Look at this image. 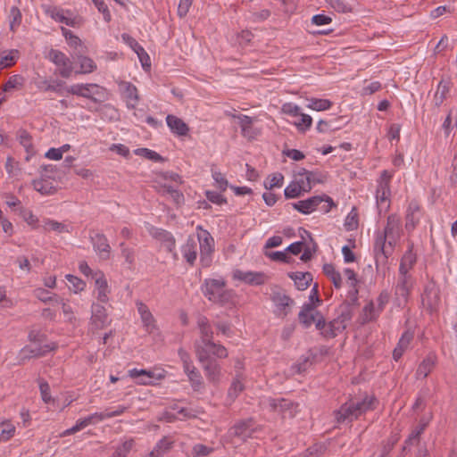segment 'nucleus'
<instances>
[{
    "label": "nucleus",
    "instance_id": "22",
    "mask_svg": "<svg viewBox=\"0 0 457 457\" xmlns=\"http://www.w3.org/2000/svg\"><path fill=\"white\" fill-rule=\"evenodd\" d=\"M231 117L237 118L239 120L241 132L245 137H247L248 139L254 138V137L257 135V131L253 127V119L252 117L243 114H231Z\"/></svg>",
    "mask_w": 457,
    "mask_h": 457
},
{
    "label": "nucleus",
    "instance_id": "54",
    "mask_svg": "<svg viewBox=\"0 0 457 457\" xmlns=\"http://www.w3.org/2000/svg\"><path fill=\"white\" fill-rule=\"evenodd\" d=\"M120 247L121 250V256L129 266H132L135 262V250L128 247L123 242L120 244Z\"/></svg>",
    "mask_w": 457,
    "mask_h": 457
},
{
    "label": "nucleus",
    "instance_id": "49",
    "mask_svg": "<svg viewBox=\"0 0 457 457\" xmlns=\"http://www.w3.org/2000/svg\"><path fill=\"white\" fill-rule=\"evenodd\" d=\"M135 154L137 155H142L145 157L148 160L154 161V162H163L164 158L160 155L158 153L150 150L148 148H137L135 150Z\"/></svg>",
    "mask_w": 457,
    "mask_h": 457
},
{
    "label": "nucleus",
    "instance_id": "25",
    "mask_svg": "<svg viewBox=\"0 0 457 457\" xmlns=\"http://www.w3.org/2000/svg\"><path fill=\"white\" fill-rule=\"evenodd\" d=\"M253 425V419L241 420L230 428V434L236 437L245 439L249 436V429Z\"/></svg>",
    "mask_w": 457,
    "mask_h": 457
},
{
    "label": "nucleus",
    "instance_id": "2",
    "mask_svg": "<svg viewBox=\"0 0 457 457\" xmlns=\"http://www.w3.org/2000/svg\"><path fill=\"white\" fill-rule=\"evenodd\" d=\"M378 404V401L374 395H366L361 401L350 399L334 411L335 420L337 423L353 422L368 411L375 410Z\"/></svg>",
    "mask_w": 457,
    "mask_h": 457
},
{
    "label": "nucleus",
    "instance_id": "51",
    "mask_svg": "<svg viewBox=\"0 0 457 457\" xmlns=\"http://www.w3.org/2000/svg\"><path fill=\"white\" fill-rule=\"evenodd\" d=\"M390 195V187L386 184L384 186L377 187L376 190V199L378 205H380L388 201Z\"/></svg>",
    "mask_w": 457,
    "mask_h": 457
},
{
    "label": "nucleus",
    "instance_id": "60",
    "mask_svg": "<svg viewBox=\"0 0 457 457\" xmlns=\"http://www.w3.org/2000/svg\"><path fill=\"white\" fill-rule=\"evenodd\" d=\"M39 389H40L42 400L46 403H54V399L52 398V396L50 395V386L47 382L41 381L39 383Z\"/></svg>",
    "mask_w": 457,
    "mask_h": 457
},
{
    "label": "nucleus",
    "instance_id": "1",
    "mask_svg": "<svg viewBox=\"0 0 457 457\" xmlns=\"http://www.w3.org/2000/svg\"><path fill=\"white\" fill-rule=\"evenodd\" d=\"M400 219L395 214L387 217L383 232L378 233L374 242V258L376 268L387 264V259L392 254L396 240L400 237Z\"/></svg>",
    "mask_w": 457,
    "mask_h": 457
},
{
    "label": "nucleus",
    "instance_id": "31",
    "mask_svg": "<svg viewBox=\"0 0 457 457\" xmlns=\"http://www.w3.org/2000/svg\"><path fill=\"white\" fill-rule=\"evenodd\" d=\"M35 85L42 92H55L57 90V80L52 77L46 78L37 76L35 79Z\"/></svg>",
    "mask_w": 457,
    "mask_h": 457
},
{
    "label": "nucleus",
    "instance_id": "47",
    "mask_svg": "<svg viewBox=\"0 0 457 457\" xmlns=\"http://www.w3.org/2000/svg\"><path fill=\"white\" fill-rule=\"evenodd\" d=\"M326 450L325 444L316 443L305 451L303 457H320L325 453Z\"/></svg>",
    "mask_w": 457,
    "mask_h": 457
},
{
    "label": "nucleus",
    "instance_id": "14",
    "mask_svg": "<svg viewBox=\"0 0 457 457\" xmlns=\"http://www.w3.org/2000/svg\"><path fill=\"white\" fill-rule=\"evenodd\" d=\"M55 347L54 344H52V345H26L23 347L20 352V362L23 363L25 361L29 360L31 358L36 357H41L46 355L50 351L54 350Z\"/></svg>",
    "mask_w": 457,
    "mask_h": 457
},
{
    "label": "nucleus",
    "instance_id": "34",
    "mask_svg": "<svg viewBox=\"0 0 457 457\" xmlns=\"http://www.w3.org/2000/svg\"><path fill=\"white\" fill-rule=\"evenodd\" d=\"M59 22L72 28H79L83 24V19L79 15H73L68 11L66 14L62 11V12H59Z\"/></svg>",
    "mask_w": 457,
    "mask_h": 457
},
{
    "label": "nucleus",
    "instance_id": "20",
    "mask_svg": "<svg viewBox=\"0 0 457 457\" xmlns=\"http://www.w3.org/2000/svg\"><path fill=\"white\" fill-rule=\"evenodd\" d=\"M93 278H95V285L97 289V299L102 303H107L108 298V283L107 280L102 271H96L93 275Z\"/></svg>",
    "mask_w": 457,
    "mask_h": 457
},
{
    "label": "nucleus",
    "instance_id": "21",
    "mask_svg": "<svg viewBox=\"0 0 457 457\" xmlns=\"http://www.w3.org/2000/svg\"><path fill=\"white\" fill-rule=\"evenodd\" d=\"M123 39L129 45V46L135 51V53L137 54L142 66L144 68L150 67V57L148 54L145 51L144 47L141 46L138 42L133 38L132 37L123 34L122 35Z\"/></svg>",
    "mask_w": 457,
    "mask_h": 457
},
{
    "label": "nucleus",
    "instance_id": "38",
    "mask_svg": "<svg viewBox=\"0 0 457 457\" xmlns=\"http://www.w3.org/2000/svg\"><path fill=\"white\" fill-rule=\"evenodd\" d=\"M419 211L420 207L417 204H411L409 205L405 217V228L407 230H412L415 228L416 224L418 223L419 220L415 218V212Z\"/></svg>",
    "mask_w": 457,
    "mask_h": 457
},
{
    "label": "nucleus",
    "instance_id": "10",
    "mask_svg": "<svg viewBox=\"0 0 457 457\" xmlns=\"http://www.w3.org/2000/svg\"><path fill=\"white\" fill-rule=\"evenodd\" d=\"M270 410L279 413L283 419L294 418L297 413L298 403L286 398H269Z\"/></svg>",
    "mask_w": 457,
    "mask_h": 457
},
{
    "label": "nucleus",
    "instance_id": "63",
    "mask_svg": "<svg viewBox=\"0 0 457 457\" xmlns=\"http://www.w3.org/2000/svg\"><path fill=\"white\" fill-rule=\"evenodd\" d=\"M174 442L168 439V437H162L155 445L154 449L162 453V455L172 448Z\"/></svg>",
    "mask_w": 457,
    "mask_h": 457
},
{
    "label": "nucleus",
    "instance_id": "26",
    "mask_svg": "<svg viewBox=\"0 0 457 457\" xmlns=\"http://www.w3.org/2000/svg\"><path fill=\"white\" fill-rule=\"evenodd\" d=\"M452 83L450 79H442L438 85L437 89L434 96V104L436 107H440L444 101L446 99L447 95L449 94Z\"/></svg>",
    "mask_w": 457,
    "mask_h": 457
},
{
    "label": "nucleus",
    "instance_id": "5",
    "mask_svg": "<svg viewBox=\"0 0 457 457\" xmlns=\"http://www.w3.org/2000/svg\"><path fill=\"white\" fill-rule=\"evenodd\" d=\"M64 91L87 98L94 103L101 102L100 98L104 95V88L97 84H76L70 87H62L59 83V95Z\"/></svg>",
    "mask_w": 457,
    "mask_h": 457
},
{
    "label": "nucleus",
    "instance_id": "48",
    "mask_svg": "<svg viewBox=\"0 0 457 457\" xmlns=\"http://www.w3.org/2000/svg\"><path fill=\"white\" fill-rule=\"evenodd\" d=\"M287 252H286V250L284 252H265V255L275 262H281L284 263L293 262L294 259L291 256L287 255Z\"/></svg>",
    "mask_w": 457,
    "mask_h": 457
},
{
    "label": "nucleus",
    "instance_id": "12",
    "mask_svg": "<svg viewBox=\"0 0 457 457\" xmlns=\"http://www.w3.org/2000/svg\"><path fill=\"white\" fill-rule=\"evenodd\" d=\"M110 323L111 320L108 319L106 309L99 303H93L90 318V329L93 332L98 331L106 328Z\"/></svg>",
    "mask_w": 457,
    "mask_h": 457
},
{
    "label": "nucleus",
    "instance_id": "62",
    "mask_svg": "<svg viewBox=\"0 0 457 457\" xmlns=\"http://www.w3.org/2000/svg\"><path fill=\"white\" fill-rule=\"evenodd\" d=\"M92 2L94 3V4L96 5V7L97 8V10L103 13L104 15V20L106 21V22H109L112 19V15H111V12L108 9V6L107 4L104 3V0H92Z\"/></svg>",
    "mask_w": 457,
    "mask_h": 457
},
{
    "label": "nucleus",
    "instance_id": "9",
    "mask_svg": "<svg viewBox=\"0 0 457 457\" xmlns=\"http://www.w3.org/2000/svg\"><path fill=\"white\" fill-rule=\"evenodd\" d=\"M421 303L430 313L438 308L440 304V290L433 280L425 285L421 295Z\"/></svg>",
    "mask_w": 457,
    "mask_h": 457
},
{
    "label": "nucleus",
    "instance_id": "52",
    "mask_svg": "<svg viewBox=\"0 0 457 457\" xmlns=\"http://www.w3.org/2000/svg\"><path fill=\"white\" fill-rule=\"evenodd\" d=\"M337 12H348L351 11L347 0H325Z\"/></svg>",
    "mask_w": 457,
    "mask_h": 457
},
{
    "label": "nucleus",
    "instance_id": "28",
    "mask_svg": "<svg viewBox=\"0 0 457 457\" xmlns=\"http://www.w3.org/2000/svg\"><path fill=\"white\" fill-rule=\"evenodd\" d=\"M288 277L295 281V285L298 290H305L312 281V274L311 272H289Z\"/></svg>",
    "mask_w": 457,
    "mask_h": 457
},
{
    "label": "nucleus",
    "instance_id": "19",
    "mask_svg": "<svg viewBox=\"0 0 457 457\" xmlns=\"http://www.w3.org/2000/svg\"><path fill=\"white\" fill-rule=\"evenodd\" d=\"M166 122L170 129L179 137L187 136L189 132L188 125L180 118L168 114L166 117Z\"/></svg>",
    "mask_w": 457,
    "mask_h": 457
},
{
    "label": "nucleus",
    "instance_id": "13",
    "mask_svg": "<svg viewBox=\"0 0 457 457\" xmlns=\"http://www.w3.org/2000/svg\"><path fill=\"white\" fill-rule=\"evenodd\" d=\"M236 280L242 281L251 286H261L266 283L269 277L262 271H243L241 270H235L232 275Z\"/></svg>",
    "mask_w": 457,
    "mask_h": 457
},
{
    "label": "nucleus",
    "instance_id": "33",
    "mask_svg": "<svg viewBox=\"0 0 457 457\" xmlns=\"http://www.w3.org/2000/svg\"><path fill=\"white\" fill-rule=\"evenodd\" d=\"M323 273L332 281L336 288L342 287V277L341 274L336 270L335 267L331 263H325L323 265Z\"/></svg>",
    "mask_w": 457,
    "mask_h": 457
},
{
    "label": "nucleus",
    "instance_id": "41",
    "mask_svg": "<svg viewBox=\"0 0 457 457\" xmlns=\"http://www.w3.org/2000/svg\"><path fill=\"white\" fill-rule=\"evenodd\" d=\"M363 312L365 316L363 320L364 323L376 320L381 313L380 312H378V308L375 307L373 301H370L363 307Z\"/></svg>",
    "mask_w": 457,
    "mask_h": 457
},
{
    "label": "nucleus",
    "instance_id": "58",
    "mask_svg": "<svg viewBox=\"0 0 457 457\" xmlns=\"http://www.w3.org/2000/svg\"><path fill=\"white\" fill-rule=\"evenodd\" d=\"M66 278L71 284V288L75 293H78V292H80V291L84 290V288L86 287V283L82 279H80L79 278H78L76 276H73V275H71V274H68V275H66Z\"/></svg>",
    "mask_w": 457,
    "mask_h": 457
},
{
    "label": "nucleus",
    "instance_id": "37",
    "mask_svg": "<svg viewBox=\"0 0 457 457\" xmlns=\"http://www.w3.org/2000/svg\"><path fill=\"white\" fill-rule=\"evenodd\" d=\"M188 380L194 391L200 392L204 388V382L200 371L197 369H192L187 374Z\"/></svg>",
    "mask_w": 457,
    "mask_h": 457
},
{
    "label": "nucleus",
    "instance_id": "32",
    "mask_svg": "<svg viewBox=\"0 0 457 457\" xmlns=\"http://www.w3.org/2000/svg\"><path fill=\"white\" fill-rule=\"evenodd\" d=\"M412 287L411 276H400L395 288L396 295L407 298Z\"/></svg>",
    "mask_w": 457,
    "mask_h": 457
},
{
    "label": "nucleus",
    "instance_id": "55",
    "mask_svg": "<svg viewBox=\"0 0 457 457\" xmlns=\"http://www.w3.org/2000/svg\"><path fill=\"white\" fill-rule=\"evenodd\" d=\"M302 190L299 185L295 182L289 184L284 190V195L287 199L296 198L302 195Z\"/></svg>",
    "mask_w": 457,
    "mask_h": 457
},
{
    "label": "nucleus",
    "instance_id": "27",
    "mask_svg": "<svg viewBox=\"0 0 457 457\" xmlns=\"http://www.w3.org/2000/svg\"><path fill=\"white\" fill-rule=\"evenodd\" d=\"M182 253L186 261L193 266L197 257V243L193 237H189L182 246Z\"/></svg>",
    "mask_w": 457,
    "mask_h": 457
},
{
    "label": "nucleus",
    "instance_id": "8",
    "mask_svg": "<svg viewBox=\"0 0 457 457\" xmlns=\"http://www.w3.org/2000/svg\"><path fill=\"white\" fill-rule=\"evenodd\" d=\"M202 233L198 234V242L200 246V262L204 268H208L212 265V254L214 252V240L211 234L201 228Z\"/></svg>",
    "mask_w": 457,
    "mask_h": 457
},
{
    "label": "nucleus",
    "instance_id": "43",
    "mask_svg": "<svg viewBox=\"0 0 457 457\" xmlns=\"http://www.w3.org/2000/svg\"><path fill=\"white\" fill-rule=\"evenodd\" d=\"M134 445V439L126 440L122 445L116 447L114 453L110 457H127Z\"/></svg>",
    "mask_w": 457,
    "mask_h": 457
},
{
    "label": "nucleus",
    "instance_id": "39",
    "mask_svg": "<svg viewBox=\"0 0 457 457\" xmlns=\"http://www.w3.org/2000/svg\"><path fill=\"white\" fill-rule=\"evenodd\" d=\"M159 192L162 193V195H170L171 198L174 200V202L178 204L184 201L183 194L179 190L174 188L171 186L162 185L160 186Z\"/></svg>",
    "mask_w": 457,
    "mask_h": 457
},
{
    "label": "nucleus",
    "instance_id": "24",
    "mask_svg": "<svg viewBox=\"0 0 457 457\" xmlns=\"http://www.w3.org/2000/svg\"><path fill=\"white\" fill-rule=\"evenodd\" d=\"M278 290L272 291L270 299L276 304L278 308L284 311V315H287L288 311L286 310L287 307L294 304V300L287 295H286L282 289L276 287Z\"/></svg>",
    "mask_w": 457,
    "mask_h": 457
},
{
    "label": "nucleus",
    "instance_id": "11",
    "mask_svg": "<svg viewBox=\"0 0 457 457\" xmlns=\"http://www.w3.org/2000/svg\"><path fill=\"white\" fill-rule=\"evenodd\" d=\"M226 283L222 279L206 278L201 287L204 296L209 301L217 303L222 301V294Z\"/></svg>",
    "mask_w": 457,
    "mask_h": 457
},
{
    "label": "nucleus",
    "instance_id": "3",
    "mask_svg": "<svg viewBox=\"0 0 457 457\" xmlns=\"http://www.w3.org/2000/svg\"><path fill=\"white\" fill-rule=\"evenodd\" d=\"M197 327L200 331V343L195 344V352L204 349L206 352L212 351V355L217 358L228 357L227 349L222 345L214 343L213 331L205 316L198 315Z\"/></svg>",
    "mask_w": 457,
    "mask_h": 457
},
{
    "label": "nucleus",
    "instance_id": "16",
    "mask_svg": "<svg viewBox=\"0 0 457 457\" xmlns=\"http://www.w3.org/2000/svg\"><path fill=\"white\" fill-rule=\"evenodd\" d=\"M151 235L154 238L160 241L169 253H173L174 259H178V254L174 252L176 240L170 232L162 228H154L151 231Z\"/></svg>",
    "mask_w": 457,
    "mask_h": 457
},
{
    "label": "nucleus",
    "instance_id": "35",
    "mask_svg": "<svg viewBox=\"0 0 457 457\" xmlns=\"http://www.w3.org/2000/svg\"><path fill=\"white\" fill-rule=\"evenodd\" d=\"M345 330V326L338 324L334 319L329 322H327L324 332H322V337L325 339L335 338L339 333Z\"/></svg>",
    "mask_w": 457,
    "mask_h": 457
},
{
    "label": "nucleus",
    "instance_id": "56",
    "mask_svg": "<svg viewBox=\"0 0 457 457\" xmlns=\"http://www.w3.org/2000/svg\"><path fill=\"white\" fill-rule=\"evenodd\" d=\"M299 116H301V119L299 121L295 122V125L296 126L297 129L300 132H305L307 129L311 128L312 119L310 115L302 112Z\"/></svg>",
    "mask_w": 457,
    "mask_h": 457
},
{
    "label": "nucleus",
    "instance_id": "7",
    "mask_svg": "<svg viewBox=\"0 0 457 457\" xmlns=\"http://www.w3.org/2000/svg\"><path fill=\"white\" fill-rule=\"evenodd\" d=\"M322 202L327 203V204H324L321 207V211L324 212H328L331 210V208L335 206L333 199L326 195H315L305 200L298 201L297 203H293L292 206L294 209L297 210L301 213L309 214L312 212L317 210L318 206Z\"/></svg>",
    "mask_w": 457,
    "mask_h": 457
},
{
    "label": "nucleus",
    "instance_id": "30",
    "mask_svg": "<svg viewBox=\"0 0 457 457\" xmlns=\"http://www.w3.org/2000/svg\"><path fill=\"white\" fill-rule=\"evenodd\" d=\"M337 312L338 315L337 318H335V320L338 322V324L344 325L345 329L347 322L350 321L353 318V308L351 304L345 301L339 305Z\"/></svg>",
    "mask_w": 457,
    "mask_h": 457
},
{
    "label": "nucleus",
    "instance_id": "4",
    "mask_svg": "<svg viewBox=\"0 0 457 457\" xmlns=\"http://www.w3.org/2000/svg\"><path fill=\"white\" fill-rule=\"evenodd\" d=\"M57 169L52 164H42L40 179L33 180L34 188L42 195H52L56 191Z\"/></svg>",
    "mask_w": 457,
    "mask_h": 457
},
{
    "label": "nucleus",
    "instance_id": "6",
    "mask_svg": "<svg viewBox=\"0 0 457 457\" xmlns=\"http://www.w3.org/2000/svg\"><path fill=\"white\" fill-rule=\"evenodd\" d=\"M198 361L205 373L208 381L213 385L220 383L221 377V367L219 362L212 357V351L206 352L204 349L195 353Z\"/></svg>",
    "mask_w": 457,
    "mask_h": 457
},
{
    "label": "nucleus",
    "instance_id": "18",
    "mask_svg": "<svg viewBox=\"0 0 457 457\" xmlns=\"http://www.w3.org/2000/svg\"><path fill=\"white\" fill-rule=\"evenodd\" d=\"M90 239L94 249L98 253L99 256L104 260L109 259L111 246L106 237L102 233H96L95 236H90Z\"/></svg>",
    "mask_w": 457,
    "mask_h": 457
},
{
    "label": "nucleus",
    "instance_id": "44",
    "mask_svg": "<svg viewBox=\"0 0 457 457\" xmlns=\"http://www.w3.org/2000/svg\"><path fill=\"white\" fill-rule=\"evenodd\" d=\"M307 106L315 111H325L332 106V102L328 99L312 98Z\"/></svg>",
    "mask_w": 457,
    "mask_h": 457
},
{
    "label": "nucleus",
    "instance_id": "53",
    "mask_svg": "<svg viewBox=\"0 0 457 457\" xmlns=\"http://www.w3.org/2000/svg\"><path fill=\"white\" fill-rule=\"evenodd\" d=\"M80 71L79 73H91L96 69L95 62L87 56H81L79 60Z\"/></svg>",
    "mask_w": 457,
    "mask_h": 457
},
{
    "label": "nucleus",
    "instance_id": "46",
    "mask_svg": "<svg viewBox=\"0 0 457 457\" xmlns=\"http://www.w3.org/2000/svg\"><path fill=\"white\" fill-rule=\"evenodd\" d=\"M61 31H62V34L64 37L67 44L71 47L77 48V46L81 45L80 38L78 36H76L75 34H73V32L71 31L70 29H66L64 27H61Z\"/></svg>",
    "mask_w": 457,
    "mask_h": 457
},
{
    "label": "nucleus",
    "instance_id": "42",
    "mask_svg": "<svg viewBox=\"0 0 457 457\" xmlns=\"http://www.w3.org/2000/svg\"><path fill=\"white\" fill-rule=\"evenodd\" d=\"M19 140L21 145L24 146L26 152L28 153L26 161H29L30 156L34 154L33 145L31 144V137L27 131L22 130L19 134Z\"/></svg>",
    "mask_w": 457,
    "mask_h": 457
},
{
    "label": "nucleus",
    "instance_id": "45",
    "mask_svg": "<svg viewBox=\"0 0 457 457\" xmlns=\"http://www.w3.org/2000/svg\"><path fill=\"white\" fill-rule=\"evenodd\" d=\"M328 174L320 170H311L308 172L307 180L310 181L311 186L315 184H323L327 181Z\"/></svg>",
    "mask_w": 457,
    "mask_h": 457
},
{
    "label": "nucleus",
    "instance_id": "23",
    "mask_svg": "<svg viewBox=\"0 0 457 457\" xmlns=\"http://www.w3.org/2000/svg\"><path fill=\"white\" fill-rule=\"evenodd\" d=\"M137 307L145 330L149 333H152L155 328V320L153 314L151 313L146 304H145L143 302H137Z\"/></svg>",
    "mask_w": 457,
    "mask_h": 457
},
{
    "label": "nucleus",
    "instance_id": "29",
    "mask_svg": "<svg viewBox=\"0 0 457 457\" xmlns=\"http://www.w3.org/2000/svg\"><path fill=\"white\" fill-rule=\"evenodd\" d=\"M412 338L413 335L408 331L402 335L396 347L393 351V358L395 361H397L403 356Z\"/></svg>",
    "mask_w": 457,
    "mask_h": 457
},
{
    "label": "nucleus",
    "instance_id": "64",
    "mask_svg": "<svg viewBox=\"0 0 457 457\" xmlns=\"http://www.w3.org/2000/svg\"><path fill=\"white\" fill-rule=\"evenodd\" d=\"M298 320L304 328H309L314 322L313 313L299 312Z\"/></svg>",
    "mask_w": 457,
    "mask_h": 457
},
{
    "label": "nucleus",
    "instance_id": "15",
    "mask_svg": "<svg viewBox=\"0 0 457 457\" xmlns=\"http://www.w3.org/2000/svg\"><path fill=\"white\" fill-rule=\"evenodd\" d=\"M119 87L126 99L127 107L131 110L135 109L140 99L137 87L131 82L121 81L119 83Z\"/></svg>",
    "mask_w": 457,
    "mask_h": 457
},
{
    "label": "nucleus",
    "instance_id": "61",
    "mask_svg": "<svg viewBox=\"0 0 457 457\" xmlns=\"http://www.w3.org/2000/svg\"><path fill=\"white\" fill-rule=\"evenodd\" d=\"M206 198L212 204L221 205L227 204V199L220 193L215 191H206L205 192Z\"/></svg>",
    "mask_w": 457,
    "mask_h": 457
},
{
    "label": "nucleus",
    "instance_id": "50",
    "mask_svg": "<svg viewBox=\"0 0 457 457\" xmlns=\"http://www.w3.org/2000/svg\"><path fill=\"white\" fill-rule=\"evenodd\" d=\"M46 20L57 21V8L51 3L42 4L40 6Z\"/></svg>",
    "mask_w": 457,
    "mask_h": 457
},
{
    "label": "nucleus",
    "instance_id": "40",
    "mask_svg": "<svg viewBox=\"0 0 457 457\" xmlns=\"http://www.w3.org/2000/svg\"><path fill=\"white\" fill-rule=\"evenodd\" d=\"M129 375L131 378H138L139 376L146 377L149 380L157 379L161 380L164 378L165 375L162 373L156 374L154 371L146 370H137L133 369L129 371Z\"/></svg>",
    "mask_w": 457,
    "mask_h": 457
},
{
    "label": "nucleus",
    "instance_id": "17",
    "mask_svg": "<svg viewBox=\"0 0 457 457\" xmlns=\"http://www.w3.org/2000/svg\"><path fill=\"white\" fill-rule=\"evenodd\" d=\"M104 419H105V417H104V412H95L84 419L79 420L75 426L62 432L61 434H59V436H69L71 434L79 431L80 429L86 428L87 426H88L90 424L97 423Z\"/></svg>",
    "mask_w": 457,
    "mask_h": 457
},
{
    "label": "nucleus",
    "instance_id": "36",
    "mask_svg": "<svg viewBox=\"0 0 457 457\" xmlns=\"http://www.w3.org/2000/svg\"><path fill=\"white\" fill-rule=\"evenodd\" d=\"M435 365L434 357L428 356L425 358L422 362L419 365L416 370V378H426L428 374L431 372L433 367Z\"/></svg>",
    "mask_w": 457,
    "mask_h": 457
},
{
    "label": "nucleus",
    "instance_id": "57",
    "mask_svg": "<svg viewBox=\"0 0 457 457\" xmlns=\"http://www.w3.org/2000/svg\"><path fill=\"white\" fill-rule=\"evenodd\" d=\"M345 226L348 230L356 229L358 228V213L355 207H353L351 212L347 215Z\"/></svg>",
    "mask_w": 457,
    "mask_h": 457
},
{
    "label": "nucleus",
    "instance_id": "59",
    "mask_svg": "<svg viewBox=\"0 0 457 457\" xmlns=\"http://www.w3.org/2000/svg\"><path fill=\"white\" fill-rule=\"evenodd\" d=\"M214 449L202 444L194 445L192 453L195 457H205L213 453Z\"/></svg>",
    "mask_w": 457,
    "mask_h": 457
}]
</instances>
